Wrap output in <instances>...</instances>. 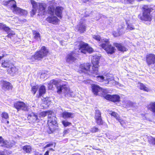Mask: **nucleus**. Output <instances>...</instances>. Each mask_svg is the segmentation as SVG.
<instances>
[{
	"label": "nucleus",
	"instance_id": "obj_1",
	"mask_svg": "<svg viewBox=\"0 0 155 155\" xmlns=\"http://www.w3.org/2000/svg\"><path fill=\"white\" fill-rule=\"evenodd\" d=\"M99 59V58L97 56L93 57L92 61L93 66L91 67V65L89 63L81 64L80 66L79 71L84 73L89 71V72L92 74H97Z\"/></svg>",
	"mask_w": 155,
	"mask_h": 155
},
{
	"label": "nucleus",
	"instance_id": "obj_2",
	"mask_svg": "<svg viewBox=\"0 0 155 155\" xmlns=\"http://www.w3.org/2000/svg\"><path fill=\"white\" fill-rule=\"evenodd\" d=\"M57 120V118L53 112L52 114H48V124L49 126V134H51L57 129L58 124Z\"/></svg>",
	"mask_w": 155,
	"mask_h": 155
},
{
	"label": "nucleus",
	"instance_id": "obj_3",
	"mask_svg": "<svg viewBox=\"0 0 155 155\" xmlns=\"http://www.w3.org/2000/svg\"><path fill=\"white\" fill-rule=\"evenodd\" d=\"M48 51L45 46H43L40 50L37 51L35 54L32 56L31 58H29L31 61H34L36 60H39L44 57L45 56L48 54Z\"/></svg>",
	"mask_w": 155,
	"mask_h": 155
},
{
	"label": "nucleus",
	"instance_id": "obj_4",
	"mask_svg": "<svg viewBox=\"0 0 155 155\" xmlns=\"http://www.w3.org/2000/svg\"><path fill=\"white\" fill-rule=\"evenodd\" d=\"M103 43L100 44V46L106 51L108 54H112L115 52V49L112 46L107 39H103L102 40Z\"/></svg>",
	"mask_w": 155,
	"mask_h": 155
},
{
	"label": "nucleus",
	"instance_id": "obj_5",
	"mask_svg": "<svg viewBox=\"0 0 155 155\" xmlns=\"http://www.w3.org/2000/svg\"><path fill=\"white\" fill-rule=\"evenodd\" d=\"M79 52L86 54L87 52L89 53H92L93 49L87 43L83 42H78Z\"/></svg>",
	"mask_w": 155,
	"mask_h": 155
},
{
	"label": "nucleus",
	"instance_id": "obj_6",
	"mask_svg": "<svg viewBox=\"0 0 155 155\" xmlns=\"http://www.w3.org/2000/svg\"><path fill=\"white\" fill-rule=\"evenodd\" d=\"M91 88L93 93L96 95L101 94L103 96V95L106 94L107 92V91L106 90L102 89L97 85L92 84Z\"/></svg>",
	"mask_w": 155,
	"mask_h": 155
},
{
	"label": "nucleus",
	"instance_id": "obj_7",
	"mask_svg": "<svg viewBox=\"0 0 155 155\" xmlns=\"http://www.w3.org/2000/svg\"><path fill=\"white\" fill-rule=\"evenodd\" d=\"M14 106L18 111L22 110L25 111L28 110V107L27 104L25 103L19 101L14 104Z\"/></svg>",
	"mask_w": 155,
	"mask_h": 155
},
{
	"label": "nucleus",
	"instance_id": "obj_8",
	"mask_svg": "<svg viewBox=\"0 0 155 155\" xmlns=\"http://www.w3.org/2000/svg\"><path fill=\"white\" fill-rule=\"evenodd\" d=\"M103 97L107 100L114 102L119 101L120 99V97L117 95H112L110 94H105L103 95Z\"/></svg>",
	"mask_w": 155,
	"mask_h": 155
},
{
	"label": "nucleus",
	"instance_id": "obj_9",
	"mask_svg": "<svg viewBox=\"0 0 155 155\" xmlns=\"http://www.w3.org/2000/svg\"><path fill=\"white\" fill-rule=\"evenodd\" d=\"M57 88L58 90L57 92L58 94H60L62 92H64L65 95L69 94L68 92H70V90L65 84L58 86Z\"/></svg>",
	"mask_w": 155,
	"mask_h": 155
},
{
	"label": "nucleus",
	"instance_id": "obj_10",
	"mask_svg": "<svg viewBox=\"0 0 155 155\" xmlns=\"http://www.w3.org/2000/svg\"><path fill=\"white\" fill-rule=\"evenodd\" d=\"M146 60L148 65L151 64H155V55L153 54H150L147 55Z\"/></svg>",
	"mask_w": 155,
	"mask_h": 155
},
{
	"label": "nucleus",
	"instance_id": "obj_11",
	"mask_svg": "<svg viewBox=\"0 0 155 155\" xmlns=\"http://www.w3.org/2000/svg\"><path fill=\"white\" fill-rule=\"evenodd\" d=\"M14 13L18 14L20 15H25L27 13V12L24 10L21 9L16 6L13 8H12Z\"/></svg>",
	"mask_w": 155,
	"mask_h": 155
},
{
	"label": "nucleus",
	"instance_id": "obj_12",
	"mask_svg": "<svg viewBox=\"0 0 155 155\" xmlns=\"http://www.w3.org/2000/svg\"><path fill=\"white\" fill-rule=\"evenodd\" d=\"M150 9H147L145 10L143 13L142 18L145 21H150L151 17L150 15Z\"/></svg>",
	"mask_w": 155,
	"mask_h": 155
},
{
	"label": "nucleus",
	"instance_id": "obj_13",
	"mask_svg": "<svg viewBox=\"0 0 155 155\" xmlns=\"http://www.w3.org/2000/svg\"><path fill=\"white\" fill-rule=\"evenodd\" d=\"M75 53V52L73 51L68 55L66 59L67 62L71 63L76 60V59L74 56H76L78 53Z\"/></svg>",
	"mask_w": 155,
	"mask_h": 155
},
{
	"label": "nucleus",
	"instance_id": "obj_14",
	"mask_svg": "<svg viewBox=\"0 0 155 155\" xmlns=\"http://www.w3.org/2000/svg\"><path fill=\"white\" fill-rule=\"evenodd\" d=\"M28 118L29 120L31 122L35 123L38 122L39 120L38 118L37 114L36 113H32L29 114Z\"/></svg>",
	"mask_w": 155,
	"mask_h": 155
},
{
	"label": "nucleus",
	"instance_id": "obj_15",
	"mask_svg": "<svg viewBox=\"0 0 155 155\" xmlns=\"http://www.w3.org/2000/svg\"><path fill=\"white\" fill-rule=\"evenodd\" d=\"M31 2L32 5L33 9L30 12L31 15L33 16L34 15L37 11V9L38 8V4L33 0H31Z\"/></svg>",
	"mask_w": 155,
	"mask_h": 155
},
{
	"label": "nucleus",
	"instance_id": "obj_16",
	"mask_svg": "<svg viewBox=\"0 0 155 155\" xmlns=\"http://www.w3.org/2000/svg\"><path fill=\"white\" fill-rule=\"evenodd\" d=\"M5 5L9 6L12 8H13L16 6V2L14 0H10L3 2Z\"/></svg>",
	"mask_w": 155,
	"mask_h": 155
},
{
	"label": "nucleus",
	"instance_id": "obj_17",
	"mask_svg": "<svg viewBox=\"0 0 155 155\" xmlns=\"http://www.w3.org/2000/svg\"><path fill=\"white\" fill-rule=\"evenodd\" d=\"M62 117L64 119L72 118L75 116L74 113L64 111L62 113Z\"/></svg>",
	"mask_w": 155,
	"mask_h": 155
},
{
	"label": "nucleus",
	"instance_id": "obj_18",
	"mask_svg": "<svg viewBox=\"0 0 155 155\" xmlns=\"http://www.w3.org/2000/svg\"><path fill=\"white\" fill-rule=\"evenodd\" d=\"M147 108L151 111L155 117V102H150L147 106Z\"/></svg>",
	"mask_w": 155,
	"mask_h": 155
},
{
	"label": "nucleus",
	"instance_id": "obj_19",
	"mask_svg": "<svg viewBox=\"0 0 155 155\" xmlns=\"http://www.w3.org/2000/svg\"><path fill=\"white\" fill-rule=\"evenodd\" d=\"M47 21L49 23L55 24L58 22L59 20L56 17L53 16L48 17L47 18Z\"/></svg>",
	"mask_w": 155,
	"mask_h": 155
},
{
	"label": "nucleus",
	"instance_id": "obj_20",
	"mask_svg": "<svg viewBox=\"0 0 155 155\" xmlns=\"http://www.w3.org/2000/svg\"><path fill=\"white\" fill-rule=\"evenodd\" d=\"M64 8L62 7H57L55 10V14L59 18H61V15Z\"/></svg>",
	"mask_w": 155,
	"mask_h": 155
},
{
	"label": "nucleus",
	"instance_id": "obj_21",
	"mask_svg": "<svg viewBox=\"0 0 155 155\" xmlns=\"http://www.w3.org/2000/svg\"><path fill=\"white\" fill-rule=\"evenodd\" d=\"M114 45L115 46L117 49L120 51H126L127 48L123 45L120 44L115 43Z\"/></svg>",
	"mask_w": 155,
	"mask_h": 155
},
{
	"label": "nucleus",
	"instance_id": "obj_22",
	"mask_svg": "<svg viewBox=\"0 0 155 155\" xmlns=\"http://www.w3.org/2000/svg\"><path fill=\"white\" fill-rule=\"evenodd\" d=\"M2 88L3 89L5 90L10 89L11 87V84L6 81H3L2 83Z\"/></svg>",
	"mask_w": 155,
	"mask_h": 155
},
{
	"label": "nucleus",
	"instance_id": "obj_23",
	"mask_svg": "<svg viewBox=\"0 0 155 155\" xmlns=\"http://www.w3.org/2000/svg\"><path fill=\"white\" fill-rule=\"evenodd\" d=\"M107 84H110L112 85H114L117 84V82L114 79L113 77H107L106 78Z\"/></svg>",
	"mask_w": 155,
	"mask_h": 155
},
{
	"label": "nucleus",
	"instance_id": "obj_24",
	"mask_svg": "<svg viewBox=\"0 0 155 155\" xmlns=\"http://www.w3.org/2000/svg\"><path fill=\"white\" fill-rule=\"evenodd\" d=\"M110 114L111 116H114V117H115L116 119L120 122L121 125H123V124L124 123V122L120 118L119 115L117 113L114 112H112Z\"/></svg>",
	"mask_w": 155,
	"mask_h": 155
},
{
	"label": "nucleus",
	"instance_id": "obj_25",
	"mask_svg": "<svg viewBox=\"0 0 155 155\" xmlns=\"http://www.w3.org/2000/svg\"><path fill=\"white\" fill-rule=\"evenodd\" d=\"M78 31L81 33H83L85 31L86 25L83 23H80L79 26H78Z\"/></svg>",
	"mask_w": 155,
	"mask_h": 155
},
{
	"label": "nucleus",
	"instance_id": "obj_26",
	"mask_svg": "<svg viewBox=\"0 0 155 155\" xmlns=\"http://www.w3.org/2000/svg\"><path fill=\"white\" fill-rule=\"evenodd\" d=\"M8 71L9 74L12 75L18 73V69L15 67H13L9 69Z\"/></svg>",
	"mask_w": 155,
	"mask_h": 155
},
{
	"label": "nucleus",
	"instance_id": "obj_27",
	"mask_svg": "<svg viewBox=\"0 0 155 155\" xmlns=\"http://www.w3.org/2000/svg\"><path fill=\"white\" fill-rule=\"evenodd\" d=\"M33 37L34 39L39 41L41 40V36L39 33L36 31H33Z\"/></svg>",
	"mask_w": 155,
	"mask_h": 155
},
{
	"label": "nucleus",
	"instance_id": "obj_28",
	"mask_svg": "<svg viewBox=\"0 0 155 155\" xmlns=\"http://www.w3.org/2000/svg\"><path fill=\"white\" fill-rule=\"evenodd\" d=\"M134 104L132 102L129 101H124L123 105L125 107L128 108L134 106Z\"/></svg>",
	"mask_w": 155,
	"mask_h": 155
},
{
	"label": "nucleus",
	"instance_id": "obj_29",
	"mask_svg": "<svg viewBox=\"0 0 155 155\" xmlns=\"http://www.w3.org/2000/svg\"><path fill=\"white\" fill-rule=\"evenodd\" d=\"M52 113V112L51 111H45L40 113L39 115L40 117H44L48 115V114H51Z\"/></svg>",
	"mask_w": 155,
	"mask_h": 155
},
{
	"label": "nucleus",
	"instance_id": "obj_30",
	"mask_svg": "<svg viewBox=\"0 0 155 155\" xmlns=\"http://www.w3.org/2000/svg\"><path fill=\"white\" fill-rule=\"evenodd\" d=\"M0 29L4 30L8 33L10 31V29L8 27L2 23H0Z\"/></svg>",
	"mask_w": 155,
	"mask_h": 155
},
{
	"label": "nucleus",
	"instance_id": "obj_31",
	"mask_svg": "<svg viewBox=\"0 0 155 155\" xmlns=\"http://www.w3.org/2000/svg\"><path fill=\"white\" fill-rule=\"evenodd\" d=\"M22 149L26 153H30L32 150V148L30 146L27 145L23 146Z\"/></svg>",
	"mask_w": 155,
	"mask_h": 155
},
{
	"label": "nucleus",
	"instance_id": "obj_32",
	"mask_svg": "<svg viewBox=\"0 0 155 155\" xmlns=\"http://www.w3.org/2000/svg\"><path fill=\"white\" fill-rule=\"evenodd\" d=\"M45 87L43 85L41 86L39 88V95L38 96V95L37 94V96H38V97H39L41 96L42 94L45 93Z\"/></svg>",
	"mask_w": 155,
	"mask_h": 155
},
{
	"label": "nucleus",
	"instance_id": "obj_33",
	"mask_svg": "<svg viewBox=\"0 0 155 155\" xmlns=\"http://www.w3.org/2000/svg\"><path fill=\"white\" fill-rule=\"evenodd\" d=\"M1 146L5 147L10 148L12 146V144L9 142L5 140L4 143L3 144H1Z\"/></svg>",
	"mask_w": 155,
	"mask_h": 155
},
{
	"label": "nucleus",
	"instance_id": "obj_34",
	"mask_svg": "<svg viewBox=\"0 0 155 155\" xmlns=\"http://www.w3.org/2000/svg\"><path fill=\"white\" fill-rule=\"evenodd\" d=\"M124 24H123V25L122 26L121 29H120V30L118 31V33H113V35L115 37H117L119 36L120 35H122L123 34H124V31H123L122 30V29H123L124 27Z\"/></svg>",
	"mask_w": 155,
	"mask_h": 155
},
{
	"label": "nucleus",
	"instance_id": "obj_35",
	"mask_svg": "<svg viewBox=\"0 0 155 155\" xmlns=\"http://www.w3.org/2000/svg\"><path fill=\"white\" fill-rule=\"evenodd\" d=\"M11 65V63L8 60L5 61L2 63V66L4 67L9 68L10 66Z\"/></svg>",
	"mask_w": 155,
	"mask_h": 155
},
{
	"label": "nucleus",
	"instance_id": "obj_36",
	"mask_svg": "<svg viewBox=\"0 0 155 155\" xmlns=\"http://www.w3.org/2000/svg\"><path fill=\"white\" fill-rule=\"evenodd\" d=\"M96 80L99 81H106V80L107 77H104L103 76H97L96 77Z\"/></svg>",
	"mask_w": 155,
	"mask_h": 155
},
{
	"label": "nucleus",
	"instance_id": "obj_37",
	"mask_svg": "<svg viewBox=\"0 0 155 155\" xmlns=\"http://www.w3.org/2000/svg\"><path fill=\"white\" fill-rule=\"evenodd\" d=\"M1 117L2 118H4L5 119H8L9 118V115L8 114L5 112H3L1 114ZM2 122H4L3 121V120H2Z\"/></svg>",
	"mask_w": 155,
	"mask_h": 155
},
{
	"label": "nucleus",
	"instance_id": "obj_38",
	"mask_svg": "<svg viewBox=\"0 0 155 155\" xmlns=\"http://www.w3.org/2000/svg\"><path fill=\"white\" fill-rule=\"evenodd\" d=\"M45 5H44L42 4H40L39 5V9L38 10V11L39 12H42L43 13H44L45 12Z\"/></svg>",
	"mask_w": 155,
	"mask_h": 155
},
{
	"label": "nucleus",
	"instance_id": "obj_39",
	"mask_svg": "<svg viewBox=\"0 0 155 155\" xmlns=\"http://www.w3.org/2000/svg\"><path fill=\"white\" fill-rule=\"evenodd\" d=\"M12 153L11 151H9L7 150L2 151L0 150V155H9Z\"/></svg>",
	"mask_w": 155,
	"mask_h": 155
},
{
	"label": "nucleus",
	"instance_id": "obj_40",
	"mask_svg": "<svg viewBox=\"0 0 155 155\" xmlns=\"http://www.w3.org/2000/svg\"><path fill=\"white\" fill-rule=\"evenodd\" d=\"M96 122L98 125H101L103 124V122L101 117L95 118Z\"/></svg>",
	"mask_w": 155,
	"mask_h": 155
},
{
	"label": "nucleus",
	"instance_id": "obj_41",
	"mask_svg": "<svg viewBox=\"0 0 155 155\" xmlns=\"http://www.w3.org/2000/svg\"><path fill=\"white\" fill-rule=\"evenodd\" d=\"M93 38L96 40L97 41H101V44L102 43V40H103V39H101L100 37V36L99 35H94L93 37Z\"/></svg>",
	"mask_w": 155,
	"mask_h": 155
},
{
	"label": "nucleus",
	"instance_id": "obj_42",
	"mask_svg": "<svg viewBox=\"0 0 155 155\" xmlns=\"http://www.w3.org/2000/svg\"><path fill=\"white\" fill-rule=\"evenodd\" d=\"M101 114L100 111L99 110H96L95 111V118L101 117Z\"/></svg>",
	"mask_w": 155,
	"mask_h": 155
},
{
	"label": "nucleus",
	"instance_id": "obj_43",
	"mask_svg": "<svg viewBox=\"0 0 155 155\" xmlns=\"http://www.w3.org/2000/svg\"><path fill=\"white\" fill-rule=\"evenodd\" d=\"M140 87L141 90H143V91H148V90L147 87H146L142 83H140Z\"/></svg>",
	"mask_w": 155,
	"mask_h": 155
},
{
	"label": "nucleus",
	"instance_id": "obj_44",
	"mask_svg": "<svg viewBox=\"0 0 155 155\" xmlns=\"http://www.w3.org/2000/svg\"><path fill=\"white\" fill-rule=\"evenodd\" d=\"M48 10L49 12L51 14L53 15L54 14V8L53 6H49L48 7Z\"/></svg>",
	"mask_w": 155,
	"mask_h": 155
},
{
	"label": "nucleus",
	"instance_id": "obj_45",
	"mask_svg": "<svg viewBox=\"0 0 155 155\" xmlns=\"http://www.w3.org/2000/svg\"><path fill=\"white\" fill-rule=\"evenodd\" d=\"M38 88V85H36L33 86L32 88V92L34 94H35Z\"/></svg>",
	"mask_w": 155,
	"mask_h": 155
},
{
	"label": "nucleus",
	"instance_id": "obj_46",
	"mask_svg": "<svg viewBox=\"0 0 155 155\" xmlns=\"http://www.w3.org/2000/svg\"><path fill=\"white\" fill-rule=\"evenodd\" d=\"M127 29L131 30L135 29L134 26L131 24H128L127 23Z\"/></svg>",
	"mask_w": 155,
	"mask_h": 155
},
{
	"label": "nucleus",
	"instance_id": "obj_47",
	"mask_svg": "<svg viewBox=\"0 0 155 155\" xmlns=\"http://www.w3.org/2000/svg\"><path fill=\"white\" fill-rule=\"evenodd\" d=\"M62 124L64 127H67L71 124V123L69 122L65 121H62Z\"/></svg>",
	"mask_w": 155,
	"mask_h": 155
},
{
	"label": "nucleus",
	"instance_id": "obj_48",
	"mask_svg": "<svg viewBox=\"0 0 155 155\" xmlns=\"http://www.w3.org/2000/svg\"><path fill=\"white\" fill-rule=\"evenodd\" d=\"M58 83V81L52 80L50 81V84H53V85H56Z\"/></svg>",
	"mask_w": 155,
	"mask_h": 155
},
{
	"label": "nucleus",
	"instance_id": "obj_49",
	"mask_svg": "<svg viewBox=\"0 0 155 155\" xmlns=\"http://www.w3.org/2000/svg\"><path fill=\"white\" fill-rule=\"evenodd\" d=\"M98 130V129L95 127H94L91 128V131L93 133H95L97 132Z\"/></svg>",
	"mask_w": 155,
	"mask_h": 155
},
{
	"label": "nucleus",
	"instance_id": "obj_50",
	"mask_svg": "<svg viewBox=\"0 0 155 155\" xmlns=\"http://www.w3.org/2000/svg\"><path fill=\"white\" fill-rule=\"evenodd\" d=\"M2 136L0 137V144H3L4 143L5 140Z\"/></svg>",
	"mask_w": 155,
	"mask_h": 155
},
{
	"label": "nucleus",
	"instance_id": "obj_51",
	"mask_svg": "<svg viewBox=\"0 0 155 155\" xmlns=\"http://www.w3.org/2000/svg\"><path fill=\"white\" fill-rule=\"evenodd\" d=\"M149 141L151 142L152 143L155 144V138L152 137L150 138Z\"/></svg>",
	"mask_w": 155,
	"mask_h": 155
},
{
	"label": "nucleus",
	"instance_id": "obj_52",
	"mask_svg": "<svg viewBox=\"0 0 155 155\" xmlns=\"http://www.w3.org/2000/svg\"><path fill=\"white\" fill-rule=\"evenodd\" d=\"M68 93H69V94H66L68 96H71V97H73L74 96V95L73 94V92L71 91L70 90V92H68Z\"/></svg>",
	"mask_w": 155,
	"mask_h": 155
},
{
	"label": "nucleus",
	"instance_id": "obj_53",
	"mask_svg": "<svg viewBox=\"0 0 155 155\" xmlns=\"http://www.w3.org/2000/svg\"><path fill=\"white\" fill-rule=\"evenodd\" d=\"M53 84H50V82L48 83V87L49 89H51L53 87Z\"/></svg>",
	"mask_w": 155,
	"mask_h": 155
},
{
	"label": "nucleus",
	"instance_id": "obj_54",
	"mask_svg": "<svg viewBox=\"0 0 155 155\" xmlns=\"http://www.w3.org/2000/svg\"><path fill=\"white\" fill-rule=\"evenodd\" d=\"M53 145V144L52 143H50L48 144H47L46 145V146L44 147V148H46L47 147H50L51 146Z\"/></svg>",
	"mask_w": 155,
	"mask_h": 155
},
{
	"label": "nucleus",
	"instance_id": "obj_55",
	"mask_svg": "<svg viewBox=\"0 0 155 155\" xmlns=\"http://www.w3.org/2000/svg\"><path fill=\"white\" fill-rule=\"evenodd\" d=\"M10 31H9L8 32V33H8H9L8 35V37H9V38H11V37H12V35H14V34H13V33H9Z\"/></svg>",
	"mask_w": 155,
	"mask_h": 155
},
{
	"label": "nucleus",
	"instance_id": "obj_56",
	"mask_svg": "<svg viewBox=\"0 0 155 155\" xmlns=\"http://www.w3.org/2000/svg\"><path fill=\"white\" fill-rule=\"evenodd\" d=\"M49 151L48 150L45 153L44 155H49Z\"/></svg>",
	"mask_w": 155,
	"mask_h": 155
},
{
	"label": "nucleus",
	"instance_id": "obj_57",
	"mask_svg": "<svg viewBox=\"0 0 155 155\" xmlns=\"http://www.w3.org/2000/svg\"><path fill=\"white\" fill-rule=\"evenodd\" d=\"M35 155H42L40 153L38 152V153H35Z\"/></svg>",
	"mask_w": 155,
	"mask_h": 155
},
{
	"label": "nucleus",
	"instance_id": "obj_58",
	"mask_svg": "<svg viewBox=\"0 0 155 155\" xmlns=\"http://www.w3.org/2000/svg\"><path fill=\"white\" fill-rule=\"evenodd\" d=\"M49 150H52V151H54V149H53L52 148H50V149H49Z\"/></svg>",
	"mask_w": 155,
	"mask_h": 155
},
{
	"label": "nucleus",
	"instance_id": "obj_59",
	"mask_svg": "<svg viewBox=\"0 0 155 155\" xmlns=\"http://www.w3.org/2000/svg\"><path fill=\"white\" fill-rule=\"evenodd\" d=\"M7 124H8L9 123V121L8 120H7Z\"/></svg>",
	"mask_w": 155,
	"mask_h": 155
},
{
	"label": "nucleus",
	"instance_id": "obj_60",
	"mask_svg": "<svg viewBox=\"0 0 155 155\" xmlns=\"http://www.w3.org/2000/svg\"><path fill=\"white\" fill-rule=\"evenodd\" d=\"M67 131V130H64V132L65 134L66 133Z\"/></svg>",
	"mask_w": 155,
	"mask_h": 155
},
{
	"label": "nucleus",
	"instance_id": "obj_61",
	"mask_svg": "<svg viewBox=\"0 0 155 155\" xmlns=\"http://www.w3.org/2000/svg\"><path fill=\"white\" fill-rule=\"evenodd\" d=\"M89 15H88L87 16H86V17L88 16H89Z\"/></svg>",
	"mask_w": 155,
	"mask_h": 155
},
{
	"label": "nucleus",
	"instance_id": "obj_62",
	"mask_svg": "<svg viewBox=\"0 0 155 155\" xmlns=\"http://www.w3.org/2000/svg\"><path fill=\"white\" fill-rule=\"evenodd\" d=\"M55 143H54V147H55Z\"/></svg>",
	"mask_w": 155,
	"mask_h": 155
}]
</instances>
